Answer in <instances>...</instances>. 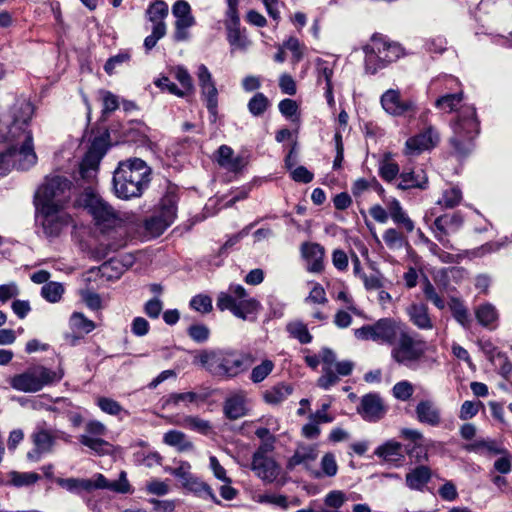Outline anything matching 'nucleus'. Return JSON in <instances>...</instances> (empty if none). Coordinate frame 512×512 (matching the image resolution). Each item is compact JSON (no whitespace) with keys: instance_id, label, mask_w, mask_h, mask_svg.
I'll return each mask as SVG.
<instances>
[{"instance_id":"nucleus-10","label":"nucleus","mask_w":512,"mask_h":512,"mask_svg":"<svg viewBox=\"0 0 512 512\" xmlns=\"http://www.w3.org/2000/svg\"><path fill=\"white\" fill-rule=\"evenodd\" d=\"M396 340L391 356L397 363L411 367L424 354L423 343L415 340L407 331H400Z\"/></svg>"},{"instance_id":"nucleus-50","label":"nucleus","mask_w":512,"mask_h":512,"mask_svg":"<svg viewBox=\"0 0 512 512\" xmlns=\"http://www.w3.org/2000/svg\"><path fill=\"white\" fill-rule=\"evenodd\" d=\"M268 107V99L263 93L255 94L248 103V109L254 116L262 115Z\"/></svg>"},{"instance_id":"nucleus-46","label":"nucleus","mask_w":512,"mask_h":512,"mask_svg":"<svg viewBox=\"0 0 512 512\" xmlns=\"http://www.w3.org/2000/svg\"><path fill=\"white\" fill-rule=\"evenodd\" d=\"M200 399V396L195 392L172 393L169 394L163 403V407L177 406L180 402L193 403Z\"/></svg>"},{"instance_id":"nucleus-48","label":"nucleus","mask_w":512,"mask_h":512,"mask_svg":"<svg viewBox=\"0 0 512 512\" xmlns=\"http://www.w3.org/2000/svg\"><path fill=\"white\" fill-rule=\"evenodd\" d=\"M63 292V286L57 282H48L44 284L41 289V295L51 303L58 302L61 299Z\"/></svg>"},{"instance_id":"nucleus-28","label":"nucleus","mask_w":512,"mask_h":512,"mask_svg":"<svg viewBox=\"0 0 512 512\" xmlns=\"http://www.w3.org/2000/svg\"><path fill=\"white\" fill-rule=\"evenodd\" d=\"M375 454L387 462H398L403 459L402 445L396 441H388L375 450Z\"/></svg>"},{"instance_id":"nucleus-29","label":"nucleus","mask_w":512,"mask_h":512,"mask_svg":"<svg viewBox=\"0 0 512 512\" xmlns=\"http://www.w3.org/2000/svg\"><path fill=\"white\" fill-rule=\"evenodd\" d=\"M163 441L169 446L176 447L180 452L191 451L194 448L193 443L187 439L186 435L177 430L165 433Z\"/></svg>"},{"instance_id":"nucleus-8","label":"nucleus","mask_w":512,"mask_h":512,"mask_svg":"<svg viewBox=\"0 0 512 512\" xmlns=\"http://www.w3.org/2000/svg\"><path fill=\"white\" fill-rule=\"evenodd\" d=\"M402 329L392 318H381L371 325H364L355 330L357 339L372 340L386 344H394Z\"/></svg>"},{"instance_id":"nucleus-45","label":"nucleus","mask_w":512,"mask_h":512,"mask_svg":"<svg viewBox=\"0 0 512 512\" xmlns=\"http://www.w3.org/2000/svg\"><path fill=\"white\" fill-rule=\"evenodd\" d=\"M181 425L185 428H189L204 435L208 434L211 430L209 421L203 420L196 416H186L183 419Z\"/></svg>"},{"instance_id":"nucleus-24","label":"nucleus","mask_w":512,"mask_h":512,"mask_svg":"<svg viewBox=\"0 0 512 512\" xmlns=\"http://www.w3.org/2000/svg\"><path fill=\"white\" fill-rule=\"evenodd\" d=\"M407 314L410 321L419 329L431 330L433 321L429 315V310L424 303H413L407 308Z\"/></svg>"},{"instance_id":"nucleus-19","label":"nucleus","mask_w":512,"mask_h":512,"mask_svg":"<svg viewBox=\"0 0 512 512\" xmlns=\"http://www.w3.org/2000/svg\"><path fill=\"white\" fill-rule=\"evenodd\" d=\"M438 141L439 134L430 126L422 133L411 137L406 141L405 153L407 155L419 154L424 150L434 147Z\"/></svg>"},{"instance_id":"nucleus-64","label":"nucleus","mask_w":512,"mask_h":512,"mask_svg":"<svg viewBox=\"0 0 512 512\" xmlns=\"http://www.w3.org/2000/svg\"><path fill=\"white\" fill-rule=\"evenodd\" d=\"M163 309V302L158 298L154 297L148 300L144 305V313L151 319H157Z\"/></svg>"},{"instance_id":"nucleus-4","label":"nucleus","mask_w":512,"mask_h":512,"mask_svg":"<svg viewBox=\"0 0 512 512\" xmlns=\"http://www.w3.org/2000/svg\"><path fill=\"white\" fill-rule=\"evenodd\" d=\"M71 185V181L65 176H47L36 192V207L64 208L70 199Z\"/></svg>"},{"instance_id":"nucleus-23","label":"nucleus","mask_w":512,"mask_h":512,"mask_svg":"<svg viewBox=\"0 0 512 512\" xmlns=\"http://www.w3.org/2000/svg\"><path fill=\"white\" fill-rule=\"evenodd\" d=\"M419 422L430 426H438L441 422V411L431 400L420 401L415 409Z\"/></svg>"},{"instance_id":"nucleus-35","label":"nucleus","mask_w":512,"mask_h":512,"mask_svg":"<svg viewBox=\"0 0 512 512\" xmlns=\"http://www.w3.org/2000/svg\"><path fill=\"white\" fill-rule=\"evenodd\" d=\"M202 96L204 97V100L206 102V107L208 109V112L211 117V122H216L217 118V107H218V91L217 88L214 85H210L206 87L205 89L201 90Z\"/></svg>"},{"instance_id":"nucleus-42","label":"nucleus","mask_w":512,"mask_h":512,"mask_svg":"<svg viewBox=\"0 0 512 512\" xmlns=\"http://www.w3.org/2000/svg\"><path fill=\"white\" fill-rule=\"evenodd\" d=\"M10 481L16 487L30 486L40 479V475L35 472H10Z\"/></svg>"},{"instance_id":"nucleus-1","label":"nucleus","mask_w":512,"mask_h":512,"mask_svg":"<svg viewBox=\"0 0 512 512\" xmlns=\"http://www.w3.org/2000/svg\"><path fill=\"white\" fill-rule=\"evenodd\" d=\"M248 354L229 347L207 348L198 351L193 363L200 365L212 377L232 380L248 369Z\"/></svg>"},{"instance_id":"nucleus-62","label":"nucleus","mask_w":512,"mask_h":512,"mask_svg":"<svg viewBox=\"0 0 512 512\" xmlns=\"http://www.w3.org/2000/svg\"><path fill=\"white\" fill-rule=\"evenodd\" d=\"M321 468L323 473L328 477H333L337 474L338 465L335 456L332 453H326L321 459Z\"/></svg>"},{"instance_id":"nucleus-33","label":"nucleus","mask_w":512,"mask_h":512,"mask_svg":"<svg viewBox=\"0 0 512 512\" xmlns=\"http://www.w3.org/2000/svg\"><path fill=\"white\" fill-rule=\"evenodd\" d=\"M292 393V387L285 384H278L264 393V400L273 405L280 404Z\"/></svg>"},{"instance_id":"nucleus-39","label":"nucleus","mask_w":512,"mask_h":512,"mask_svg":"<svg viewBox=\"0 0 512 512\" xmlns=\"http://www.w3.org/2000/svg\"><path fill=\"white\" fill-rule=\"evenodd\" d=\"M259 306V302L253 298H245L237 301L233 311V315L245 320L248 314L254 313Z\"/></svg>"},{"instance_id":"nucleus-43","label":"nucleus","mask_w":512,"mask_h":512,"mask_svg":"<svg viewBox=\"0 0 512 512\" xmlns=\"http://www.w3.org/2000/svg\"><path fill=\"white\" fill-rule=\"evenodd\" d=\"M70 326L81 333H90L95 328L93 321L87 319L82 313L75 312L70 317Z\"/></svg>"},{"instance_id":"nucleus-27","label":"nucleus","mask_w":512,"mask_h":512,"mask_svg":"<svg viewBox=\"0 0 512 512\" xmlns=\"http://www.w3.org/2000/svg\"><path fill=\"white\" fill-rule=\"evenodd\" d=\"M388 212L389 216L397 226L403 227L408 233H411L414 230V222L403 210L398 200L393 199L388 204Z\"/></svg>"},{"instance_id":"nucleus-55","label":"nucleus","mask_w":512,"mask_h":512,"mask_svg":"<svg viewBox=\"0 0 512 512\" xmlns=\"http://www.w3.org/2000/svg\"><path fill=\"white\" fill-rule=\"evenodd\" d=\"M79 441L82 445L90 448L98 454H104L106 452L105 447L108 446V443L100 437H91L85 434L79 437Z\"/></svg>"},{"instance_id":"nucleus-47","label":"nucleus","mask_w":512,"mask_h":512,"mask_svg":"<svg viewBox=\"0 0 512 512\" xmlns=\"http://www.w3.org/2000/svg\"><path fill=\"white\" fill-rule=\"evenodd\" d=\"M274 369V363L271 360H263L261 364L255 366L250 374V380L253 383L262 382Z\"/></svg>"},{"instance_id":"nucleus-14","label":"nucleus","mask_w":512,"mask_h":512,"mask_svg":"<svg viewBox=\"0 0 512 512\" xmlns=\"http://www.w3.org/2000/svg\"><path fill=\"white\" fill-rule=\"evenodd\" d=\"M319 451L317 445L298 443L294 454L287 460L286 469L293 471L298 466H302L306 471L310 472L313 476L319 477L320 473L312 469L311 464L318 458Z\"/></svg>"},{"instance_id":"nucleus-54","label":"nucleus","mask_w":512,"mask_h":512,"mask_svg":"<svg viewBox=\"0 0 512 512\" xmlns=\"http://www.w3.org/2000/svg\"><path fill=\"white\" fill-rule=\"evenodd\" d=\"M188 336L197 343H204L210 337V329L204 324H193L187 329Z\"/></svg>"},{"instance_id":"nucleus-20","label":"nucleus","mask_w":512,"mask_h":512,"mask_svg":"<svg viewBox=\"0 0 512 512\" xmlns=\"http://www.w3.org/2000/svg\"><path fill=\"white\" fill-rule=\"evenodd\" d=\"M34 449L27 453V458L32 461H38L42 454L52 451L55 443V436L43 428L36 429L31 435Z\"/></svg>"},{"instance_id":"nucleus-40","label":"nucleus","mask_w":512,"mask_h":512,"mask_svg":"<svg viewBox=\"0 0 512 512\" xmlns=\"http://www.w3.org/2000/svg\"><path fill=\"white\" fill-rule=\"evenodd\" d=\"M287 331L302 344H308L312 341V335L309 333L307 326L302 322L296 321L289 323L287 325Z\"/></svg>"},{"instance_id":"nucleus-51","label":"nucleus","mask_w":512,"mask_h":512,"mask_svg":"<svg viewBox=\"0 0 512 512\" xmlns=\"http://www.w3.org/2000/svg\"><path fill=\"white\" fill-rule=\"evenodd\" d=\"M461 199V190L459 188L453 187L444 191L442 198L438 201V204L445 208H454L460 203Z\"/></svg>"},{"instance_id":"nucleus-13","label":"nucleus","mask_w":512,"mask_h":512,"mask_svg":"<svg viewBox=\"0 0 512 512\" xmlns=\"http://www.w3.org/2000/svg\"><path fill=\"white\" fill-rule=\"evenodd\" d=\"M82 201L98 224H102L104 227L113 225L116 220L115 210L101 197L92 192H87Z\"/></svg>"},{"instance_id":"nucleus-32","label":"nucleus","mask_w":512,"mask_h":512,"mask_svg":"<svg viewBox=\"0 0 512 512\" xmlns=\"http://www.w3.org/2000/svg\"><path fill=\"white\" fill-rule=\"evenodd\" d=\"M56 483L71 493L91 491L90 479L81 478H58Z\"/></svg>"},{"instance_id":"nucleus-59","label":"nucleus","mask_w":512,"mask_h":512,"mask_svg":"<svg viewBox=\"0 0 512 512\" xmlns=\"http://www.w3.org/2000/svg\"><path fill=\"white\" fill-rule=\"evenodd\" d=\"M413 385L404 380L396 383L393 387V395L396 399L407 401L413 394Z\"/></svg>"},{"instance_id":"nucleus-22","label":"nucleus","mask_w":512,"mask_h":512,"mask_svg":"<svg viewBox=\"0 0 512 512\" xmlns=\"http://www.w3.org/2000/svg\"><path fill=\"white\" fill-rule=\"evenodd\" d=\"M91 490L92 489H108L110 491L127 494L131 493V485L127 479L125 471H121L118 480L109 481L103 474H96L94 480H90Z\"/></svg>"},{"instance_id":"nucleus-34","label":"nucleus","mask_w":512,"mask_h":512,"mask_svg":"<svg viewBox=\"0 0 512 512\" xmlns=\"http://www.w3.org/2000/svg\"><path fill=\"white\" fill-rule=\"evenodd\" d=\"M399 174V166L393 162L389 153L379 163V175L386 182H392Z\"/></svg>"},{"instance_id":"nucleus-5","label":"nucleus","mask_w":512,"mask_h":512,"mask_svg":"<svg viewBox=\"0 0 512 512\" xmlns=\"http://www.w3.org/2000/svg\"><path fill=\"white\" fill-rule=\"evenodd\" d=\"M366 71L374 74L385 64L396 61L403 54L398 43L389 42L381 35H373L370 44L364 46Z\"/></svg>"},{"instance_id":"nucleus-30","label":"nucleus","mask_w":512,"mask_h":512,"mask_svg":"<svg viewBox=\"0 0 512 512\" xmlns=\"http://www.w3.org/2000/svg\"><path fill=\"white\" fill-rule=\"evenodd\" d=\"M423 174L421 170L420 173H416L414 171L410 172H402L400 174V182L397 184V188L406 190L410 188H421L425 187L427 183V178Z\"/></svg>"},{"instance_id":"nucleus-38","label":"nucleus","mask_w":512,"mask_h":512,"mask_svg":"<svg viewBox=\"0 0 512 512\" xmlns=\"http://www.w3.org/2000/svg\"><path fill=\"white\" fill-rule=\"evenodd\" d=\"M146 13L154 25L164 23L163 19L168 15V5L162 0H156L149 6Z\"/></svg>"},{"instance_id":"nucleus-37","label":"nucleus","mask_w":512,"mask_h":512,"mask_svg":"<svg viewBox=\"0 0 512 512\" xmlns=\"http://www.w3.org/2000/svg\"><path fill=\"white\" fill-rule=\"evenodd\" d=\"M383 240L391 250H399L408 245L406 236L394 228H389L383 233Z\"/></svg>"},{"instance_id":"nucleus-36","label":"nucleus","mask_w":512,"mask_h":512,"mask_svg":"<svg viewBox=\"0 0 512 512\" xmlns=\"http://www.w3.org/2000/svg\"><path fill=\"white\" fill-rule=\"evenodd\" d=\"M463 99V93L457 92V93H448L441 97H439L435 101V107L443 110L445 112H452L456 110L457 106L461 103Z\"/></svg>"},{"instance_id":"nucleus-49","label":"nucleus","mask_w":512,"mask_h":512,"mask_svg":"<svg viewBox=\"0 0 512 512\" xmlns=\"http://www.w3.org/2000/svg\"><path fill=\"white\" fill-rule=\"evenodd\" d=\"M476 318L483 326H489L497 319V311L493 305L487 303L476 310Z\"/></svg>"},{"instance_id":"nucleus-44","label":"nucleus","mask_w":512,"mask_h":512,"mask_svg":"<svg viewBox=\"0 0 512 512\" xmlns=\"http://www.w3.org/2000/svg\"><path fill=\"white\" fill-rule=\"evenodd\" d=\"M194 23L195 20L192 15H186L185 17L176 18L174 34L175 40H186L189 36L187 29L193 26Z\"/></svg>"},{"instance_id":"nucleus-21","label":"nucleus","mask_w":512,"mask_h":512,"mask_svg":"<svg viewBox=\"0 0 512 512\" xmlns=\"http://www.w3.org/2000/svg\"><path fill=\"white\" fill-rule=\"evenodd\" d=\"M302 257L308 262L307 270L320 273L324 268L325 249L322 245L313 242H305L301 245Z\"/></svg>"},{"instance_id":"nucleus-6","label":"nucleus","mask_w":512,"mask_h":512,"mask_svg":"<svg viewBox=\"0 0 512 512\" xmlns=\"http://www.w3.org/2000/svg\"><path fill=\"white\" fill-rule=\"evenodd\" d=\"M25 142L11 144L6 150L0 152V176L7 175L12 168L28 170L36 164L37 156L34 152L32 135H24Z\"/></svg>"},{"instance_id":"nucleus-2","label":"nucleus","mask_w":512,"mask_h":512,"mask_svg":"<svg viewBox=\"0 0 512 512\" xmlns=\"http://www.w3.org/2000/svg\"><path fill=\"white\" fill-rule=\"evenodd\" d=\"M151 168L140 158L121 161L113 175V187L117 197H140L151 180Z\"/></svg>"},{"instance_id":"nucleus-41","label":"nucleus","mask_w":512,"mask_h":512,"mask_svg":"<svg viewBox=\"0 0 512 512\" xmlns=\"http://www.w3.org/2000/svg\"><path fill=\"white\" fill-rule=\"evenodd\" d=\"M176 201L173 196H167L162 200V208L157 215L170 226L176 217Z\"/></svg>"},{"instance_id":"nucleus-18","label":"nucleus","mask_w":512,"mask_h":512,"mask_svg":"<svg viewBox=\"0 0 512 512\" xmlns=\"http://www.w3.org/2000/svg\"><path fill=\"white\" fill-rule=\"evenodd\" d=\"M251 470L266 483L274 482L279 475V466L276 461L270 457H262L260 453L253 454Z\"/></svg>"},{"instance_id":"nucleus-60","label":"nucleus","mask_w":512,"mask_h":512,"mask_svg":"<svg viewBox=\"0 0 512 512\" xmlns=\"http://www.w3.org/2000/svg\"><path fill=\"white\" fill-rule=\"evenodd\" d=\"M347 498L344 492L340 490L330 491L324 499L325 506L333 509H339L346 502Z\"/></svg>"},{"instance_id":"nucleus-31","label":"nucleus","mask_w":512,"mask_h":512,"mask_svg":"<svg viewBox=\"0 0 512 512\" xmlns=\"http://www.w3.org/2000/svg\"><path fill=\"white\" fill-rule=\"evenodd\" d=\"M184 488L195 493L197 496L203 499H210L216 504L220 503V501L214 494L212 488L208 484L200 481L198 478L194 476L191 478V480L187 483V485Z\"/></svg>"},{"instance_id":"nucleus-16","label":"nucleus","mask_w":512,"mask_h":512,"mask_svg":"<svg viewBox=\"0 0 512 512\" xmlns=\"http://www.w3.org/2000/svg\"><path fill=\"white\" fill-rule=\"evenodd\" d=\"M383 109L393 116H403L415 110L412 100H402L398 90H387L381 97Z\"/></svg>"},{"instance_id":"nucleus-15","label":"nucleus","mask_w":512,"mask_h":512,"mask_svg":"<svg viewBox=\"0 0 512 512\" xmlns=\"http://www.w3.org/2000/svg\"><path fill=\"white\" fill-rule=\"evenodd\" d=\"M463 223L460 213L445 214L434 220L435 238L445 247L451 248L450 241L446 238L450 231H457Z\"/></svg>"},{"instance_id":"nucleus-57","label":"nucleus","mask_w":512,"mask_h":512,"mask_svg":"<svg viewBox=\"0 0 512 512\" xmlns=\"http://www.w3.org/2000/svg\"><path fill=\"white\" fill-rule=\"evenodd\" d=\"M190 306L197 312L209 313L212 310V299L207 295H196L190 301Z\"/></svg>"},{"instance_id":"nucleus-58","label":"nucleus","mask_w":512,"mask_h":512,"mask_svg":"<svg viewBox=\"0 0 512 512\" xmlns=\"http://www.w3.org/2000/svg\"><path fill=\"white\" fill-rule=\"evenodd\" d=\"M423 293L426 299L431 301L438 309L443 310L445 308L444 300L437 294L436 289L428 279L424 282Z\"/></svg>"},{"instance_id":"nucleus-12","label":"nucleus","mask_w":512,"mask_h":512,"mask_svg":"<svg viewBox=\"0 0 512 512\" xmlns=\"http://www.w3.org/2000/svg\"><path fill=\"white\" fill-rule=\"evenodd\" d=\"M105 153L106 148L104 141L98 138L95 139L79 165L78 174L81 179L87 183H91L93 181L96 176L100 161Z\"/></svg>"},{"instance_id":"nucleus-26","label":"nucleus","mask_w":512,"mask_h":512,"mask_svg":"<svg viewBox=\"0 0 512 512\" xmlns=\"http://www.w3.org/2000/svg\"><path fill=\"white\" fill-rule=\"evenodd\" d=\"M431 479V470L428 466L420 465L406 474V485L412 490H422Z\"/></svg>"},{"instance_id":"nucleus-53","label":"nucleus","mask_w":512,"mask_h":512,"mask_svg":"<svg viewBox=\"0 0 512 512\" xmlns=\"http://www.w3.org/2000/svg\"><path fill=\"white\" fill-rule=\"evenodd\" d=\"M449 308L452 312L453 317L462 325H464L468 321V313L467 309L464 306L463 302L458 299L452 297L448 303Z\"/></svg>"},{"instance_id":"nucleus-3","label":"nucleus","mask_w":512,"mask_h":512,"mask_svg":"<svg viewBox=\"0 0 512 512\" xmlns=\"http://www.w3.org/2000/svg\"><path fill=\"white\" fill-rule=\"evenodd\" d=\"M454 135L450 144L454 152L460 156H467L473 148L472 141L479 133V121L473 106H462L457 120L452 125Z\"/></svg>"},{"instance_id":"nucleus-61","label":"nucleus","mask_w":512,"mask_h":512,"mask_svg":"<svg viewBox=\"0 0 512 512\" xmlns=\"http://www.w3.org/2000/svg\"><path fill=\"white\" fill-rule=\"evenodd\" d=\"M228 41L232 46L244 49L249 45V41L243 36L237 26L229 27Z\"/></svg>"},{"instance_id":"nucleus-7","label":"nucleus","mask_w":512,"mask_h":512,"mask_svg":"<svg viewBox=\"0 0 512 512\" xmlns=\"http://www.w3.org/2000/svg\"><path fill=\"white\" fill-rule=\"evenodd\" d=\"M62 375L57 374L44 366H35L23 373L14 375L10 380V386L24 393H35L44 386L59 381Z\"/></svg>"},{"instance_id":"nucleus-56","label":"nucleus","mask_w":512,"mask_h":512,"mask_svg":"<svg viewBox=\"0 0 512 512\" xmlns=\"http://www.w3.org/2000/svg\"><path fill=\"white\" fill-rule=\"evenodd\" d=\"M166 34V25L165 23H159L158 25H153L152 34L147 36L144 40V46L147 50H151L155 47L158 40L163 38Z\"/></svg>"},{"instance_id":"nucleus-9","label":"nucleus","mask_w":512,"mask_h":512,"mask_svg":"<svg viewBox=\"0 0 512 512\" xmlns=\"http://www.w3.org/2000/svg\"><path fill=\"white\" fill-rule=\"evenodd\" d=\"M34 113L33 105L26 100L17 102L13 108V120L8 127L6 140L11 144H22L25 142L24 135H32L28 130L29 121Z\"/></svg>"},{"instance_id":"nucleus-52","label":"nucleus","mask_w":512,"mask_h":512,"mask_svg":"<svg viewBox=\"0 0 512 512\" xmlns=\"http://www.w3.org/2000/svg\"><path fill=\"white\" fill-rule=\"evenodd\" d=\"M168 227L166 222L157 215L151 216L145 221V229L152 237L160 236Z\"/></svg>"},{"instance_id":"nucleus-17","label":"nucleus","mask_w":512,"mask_h":512,"mask_svg":"<svg viewBox=\"0 0 512 512\" xmlns=\"http://www.w3.org/2000/svg\"><path fill=\"white\" fill-rule=\"evenodd\" d=\"M357 412L364 420L375 422L384 416L386 410L380 396L375 393H369L361 398Z\"/></svg>"},{"instance_id":"nucleus-11","label":"nucleus","mask_w":512,"mask_h":512,"mask_svg":"<svg viewBox=\"0 0 512 512\" xmlns=\"http://www.w3.org/2000/svg\"><path fill=\"white\" fill-rule=\"evenodd\" d=\"M43 234L46 237H57L62 229L68 225L70 216L64 208L36 207Z\"/></svg>"},{"instance_id":"nucleus-25","label":"nucleus","mask_w":512,"mask_h":512,"mask_svg":"<svg viewBox=\"0 0 512 512\" xmlns=\"http://www.w3.org/2000/svg\"><path fill=\"white\" fill-rule=\"evenodd\" d=\"M223 412L230 420H237L245 416V396L242 393H236L228 397L224 402Z\"/></svg>"},{"instance_id":"nucleus-63","label":"nucleus","mask_w":512,"mask_h":512,"mask_svg":"<svg viewBox=\"0 0 512 512\" xmlns=\"http://www.w3.org/2000/svg\"><path fill=\"white\" fill-rule=\"evenodd\" d=\"M322 371L323 375L318 379L319 387L328 389L339 381L338 376L334 373L330 366H323Z\"/></svg>"}]
</instances>
